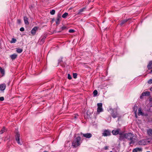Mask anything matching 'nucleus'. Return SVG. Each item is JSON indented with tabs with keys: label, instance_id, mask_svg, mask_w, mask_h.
<instances>
[{
	"label": "nucleus",
	"instance_id": "nucleus-28",
	"mask_svg": "<svg viewBox=\"0 0 152 152\" xmlns=\"http://www.w3.org/2000/svg\"><path fill=\"white\" fill-rule=\"evenodd\" d=\"M77 74L76 73H74L73 74V77L74 78H77Z\"/></svg>",
	"mask_w": 152,
	"mask_h": 152
},
{
	"label": "nucleus",
	"instance_id": "nucleus-38",
	"mask_svg": "<svg viewBox=\"0 0 152 152\" xmlns=\"http://www.w3.org/2000/svg\"><path fill=\"white\" fill-rule=\"evenodd\" d=\"M18 23L20 24L21 23V20L20 19H18L17 20Z\"/></svg>",
	"mask_w": 152,
	"mask_h": 152
},
{
	"label": "nucleus",
	"instance_id": "nucleus-37",
	"mask_svg": "<svg viewBox=\"0 0 152 152\" xmlns=\"http://www.w3.org/2000/svg\"><path fill=\"white\" fill-rule=\"evenodd\" d=\"M137 148V151H140L142 150V149L141 148Z\"/></svg>",
	"mask_w": 152,
	"mask_h": 152
},
{
	"label": "nucleus",
	"instance_id": "nucleus-33",
	"mask_svg": "<svg viewBox=\"0 0 152 152\" xmlns=\"http://www.w3.org/2000/svg\"><path fill=\"white\" fill-rule=\"evenodd\" d=\"M46 37L45 36H44L41 39V41H42V42H44V40L46 38Z\"/></svg>",
	"mask_w": 152,
	"mask_h": 152
},
{
	"label": "nucleus",
	"instance_id": "nucleus-13",
	"mask_svg": "<svg viewBox=\"0 0 152 152\" xmlns=\"http://www.w3.org/2000/svg\"><path fill=\"white\" fill-rule=\"evenodd\" d=\"M6 85L4 83L0 85V90L4 91L6 88Z\"/></svg>",
	"mask_w": 152,
	"mask_h": 152
},
{
	"label": "nucleus",
	"instance_id": "nucleus-29",
	"mask_svg": "<svg viewBox=\"0 0 152 152\" xmlns=\"http://www.w3.org/2000/svg\"><path fill=\"white\" fill-rule=\"evenodd\" d=\"M67 78L69 80L71 79L72 78L71 75L69 74H68L67 76Z\"/></svg>",
	"mask_w": 152,
	"mask_h": 152
},
{
	"label": "nucleus",
	"instance_id": "nucleus-2",
	"mask_svg": "<svg viewBox=\"0 0 152 152\" xmlns=\"http://www.w3.org/2000/svg\"><path fill=\"white\" fill-rule=\"evenodd\" d=\"M80 137H76L73 141L72 146L74 148H76L79 146L80 144Z\"/></svg>",
	"mask_w": 152,
	"mask_h": 152
},
{
	"label": "nucleus",
	"instance_id": "nucleus-30",
	"mask_svg": "<svg viewBox=\"0 0 152 152\" xmlns=\"http://www.w3.org/2000/svg\"><path fill=\"white\" fill-rule=\"evenodd\" d=\"M75 31L73 29H70L69 30V33H73Z\"/></svg>",
	"mask_w": 152,
	"mask_h": 152
},
{
	"label": "nucleus",
	"instance_id": "nucleus-4",
	"mask_svg": "<svg viewBox=\"0 0 152 152\" xmlns=\"http://www.w3.org/2000/svg\"><path fill=\"white\" fill-rule=\"evenodd\" d=\"M108 111L111 112V114L113 118H115L118 117V115L116 111L114 110L112 108H110L108 110Z\"/></svg>",
	"mask_w": 152,
	"mask_h": 152
},
{
	"label": "nucleus",
	"instance_id": "nucleus-15",
	"mask_svg": "<svg viewBox=\"0 0 152 152\" xmlns=\"http://www.w3.org/2000/svg\"><path fill=\"white\" fill-rule=\"evenodd\" d=\"M17 55L16 54H14L10 56V57L11 59L12 60L15 59L17 57Z\"/></svg>",
	"mask_w": 152,
	"mask_h": 152
},
{
	"label": "nucleus",
	"instance_id": "nucleus-18",
	"mask_svg": "<svg viewBox=\"0 0 152 152\" xmlns=\"http://www.w3.org/2000/svg\"><path fill=\"white\" fill-rule=\"evenodd\" d=\"M128 20V19H126V20H122L121 21V23L120 24V25L121 26H122L125 23L127 22Z\"/></svg>",
	"mask_w": 152,
	"mask_h": 152
},
{
	"label": "nucleus",
	"instance_id": "nucleus-46",
	"mask_svg": "<svg viewBox=\"0 0 152 152\" xmlns=\"http://www.w3.org/2000/svg\"><path fill=\"white\" fill-rule=\"evenodd\" d=\"M110 152H112V151H110Z\"/></svg>",
	"mask_w": 152,
	"mask_h": 152
},
{
	"label": "nucleus",
	"instance_id": "nucleus-45",
	"mask_svg": "<svg viewBox=\"0 0 152 152\" xmlns=\"http://www.w3.org/2000/svg\"><path fill=\"white\" fill-rule=\"evenodd\" d=\"M151 121H152V119H151Z\"/></svg>",
	"mask_w": 152,
	"mask_h": 152
},
{
	"label": "nucleus",
	"instance_id": "nucleus-10",
	"mask_svg": "<svg viewBox=\"0 0 152 152\" xmlns=\"http://www.w3.org/2000/svg\"><path fill=\"white\" fill-rule=\"evenodd\" d=\"M39 28L37 27H34V28H33L31 31V33L33 35H35L36 34V31Z\"/></svg>",
	"mask_w": 152,
	"mask_h": 152
},
{
	"label": "nucleus",
	"instance_id": "nucleus-27",
	"mask_svg": "<svg viewBox=\"0 0 152 152\" xmlns=\"http://www.w3.org/2000/svg\"><path fill=\"white\" fill-rule=\"evenodd\" d=\"M85 9V8H82V9H80L79 10V12H78V14H80L81 12H83L84 10Z\"/></svg>",
	"mask_w": 152,
	"mask_h": 152
},
{
	"label": "nucleus",
	"instance_id": "nucleus-40",
	"mask_svg": "<svg viewBox=\"0 0 152 152\" xmlns=\"http://www.w3.org/2000/svg\"><path fill=\"white\" fill-rule=\"evenodd\" d=\"M104 149L105 150H107V149H108V147L107 146H105L104 148Z\"/></svg>",
	"mask_w": 152,
	"mask_h": 152
},
{
	"label": "nucleus",
	"instance_id": "nucleus-20",
	"mask_svg": "<svg viewBox=\"0 0 152 152\" xmlns=\"http://www.w3.org/2000/svg\"><path fill=\"white\" fill-rule=\"evenodd\" d=\"M6 130V129L4 127H3L1 131H0V134H1L5 132Z\"/></svg>",
	"mask_w": 152,
	"mask_h": 152
},
{
	"label": "nucleus",
	"instance_id": "nucleus-11",
	"mask_svg": "<svg viewBox=\"0 0 152 152\" xmlns=\"http://www.w3.org/2000/svg\"><path fill=\"white\" fill-rule=\"evenodd\" d=\"M150 92L149 91H145L143 92L140 96V98L142 99L143 98V97L145 96H149L150 95Z\"/></svg>",
	"mask_w": 152,
	"mask_h": 152
},
{
	"label": "nucleus",
	"instance_id": "nucleus-34",
	"mask_svg": "<svg viewBox=\"0 0 152 152\" xmlns=\"http://www.w3.org/2000/svg\"><path fill=\"white\" fill-rule=\"evenodd\" d=\"M20 30L21 31H24V28L23 27H21L20 28Z\"/></svg>",
	"mask_w": 152,
	"mask_h": 152
},
{
	"label": "nucleus",
	"instance_id": "nucleus-6",
	"mask_svg": "<svg viewBox=\"0 0 152 152\" xmlns=\"http://www.w3.org/2000/svg\"><path fill=\"white\" fill-rule=\"evenodd\" d=\"M98 107L97 112L99 114L100 112L103 111V109L102 108V103H100L97 104Z\"/></svg>",
	"mask_w": 152,
	"mask_h": 152
},
{
	"label": "nucleus",
	"instance_id": "nucleus-36",
	"mask_svg": "<svg viewBox=\"0 0 152 152\" xmlns=\"http://www.w3.org/2000/svg\"><path fill=\"white\" fill-rule=\"evenodd\" d=\"M138 151L137 150V148H135L133 150V152H137Z\"/></svg>",
	"mask_w": 152,
	"mask_h": 152
},
{
	"label": "nucleus",
	"instance_id": "nucleus-7",
	"mask_svg": "<svg viewBox=\"0 0 152 152\" xmlns=\"http://www.w3.org/2000/svg\"><path fill=\"white\" fill-rule=\"evenodd\" d=\"M20 135L19 133L18 132H17L15 135V139L17 142V143L21 145L22 143H20Z\"/></svg>",
	"mask_w": 152,
	"mask_h": 152
},
{
	"label": "nucleus",
	"instance_id": "nucleus-17",
	"mask_svg": "<svg viewBox=\"0 0 152 152\" xmlns=\"http://www.w3.org/2000/svg\"><path fill=\"white\" fill-rule=\"evenodd\" d=\"M16 51L17 53H21L23 51V49L19 48H16Z\"/></svg>",
	"mask_w": 152,
	"mask_h": 152
},
{
	"label": "nucleus",
	"instance_id": "nucleus-8",
	"mask_svg": "<svg viewBox=\"0 0 152 152\" xmlns=\"http://www.w3.org/2000/svg\"><path fill=\"white\" fill-rule=\"evenodd\" d=\"M147 140H148L147 139H143L139 141L138 142V144L140 145H146L148 142Z\"/></svg>",
	"mask_w": 152,
	"mask_h": 152
},
{
	"label": "nucleus",
	"instance_id": "nucleus-43",
	"mask_svg": "<svg viewBox=\"0 0 152 152\" xmlns=\"http://www.w3.org/2000/svg\"><path fill=\"white\" fill-rule=\"evenodd\" d=\"M66 28V27H62V28H63V29H64L65 28Z\"/></svg>",
	"mask_w": 152,
	"mask_h": 152
},
{
	"label": "nucleus",
	"instance_id": "nucleus-3",
	"mask_svg": "<svg viewBox=\"0 0 152 152\" xmlns=\"http://www.w3.org/2000/svg\"><path fill=\"white\" fill-rule=\"evenodd\" d=\"M112 133L113 135H116L118 134L119 135V139L121 140L120 138L121 136L122 135L123 133L121 131V129L119 128L116 129H115L112 130Z\"/></svg>",
	"mask_w": 152,
	"mask_h": 152
},
{
	"label": "nucleus",
	"instance_id": "nucleus-12",
	"mask_svg": "<svg viewBox=\"0 0 152 152\" xmlns=\"http://www.w3.org/2000/svg\"><path fill=\"white\" fill-rule=\"evenodd\" d=\"M147 134L149 137H152V129H147Z\"/></svg>",
	"mask_w": 152,
	"mask_h": 152
},
{
	"label": "nucleus",
	"instance_id": "nucleus-39",
	"mask_svg": "<svg viewBox=\"0 0 152 152\" xmlns=\"http://www.w3.org/2000/svg\"><path fill=\"white\" fill-rule=\"evenodd\" d=\"M134 113H135V117H136V118H137V110H136V111H135Z\"/></svg>",
	"mask_w": 152,
	"mask_h": 152
},
{
	"label": "nucleus",
	"instance_id": "nucleus-1",
	"mask_svg": "<svg viewBox=\"0 0 152 152\" xmlns=\"http://www.w3.org/2000/svg\"><path fill=\"white\" fill-rule=\"evenodd\" d=\"M121 136V140H122L124 139H126L130 141L129 144L131 145L135 143L136 140V137L133 133H128L123 134Z\"/></svg>",
	"mask_w": 152,
	"mask_h": 152
},
{
	"label": "nucleus",
	"instance_id": "nucleus-44",
	"mask_svg": "<svg viewBox=\"0 0 152 152\" xmlns=\"http://www.w3.org/2000/svg\"><path fill=\"white\" fill-rule=\"evenodd\" d=\"M43 152H48L47 151H44Z\"/></svg>",
	"mask_w": 152,
	"mask_h": 152
},
{
	"label": "nucleus",
	"instance_id": "nucleus-9",
	"mask_svg": "<svg viewBox=\"0 0 152 152\" xmlns=\"http://www.w3.org/2000/svg\"><path fill=\"white\" fill-rule=\"evenodd\" d=\"M81 135H83V136L86 138H89L91 137L92 135L90 133H87L86 134H83L82 133H81Z\"/></svg>",
	"mask_w": 152,
	"mask_h": 152
},
{
	"label": "nucleus",
	"instance_id": "nucleus-21",
	"mask_svg": "<svg viewBox=\"0 0 152 152\" xmlns=\"http://www.w3.org/2000/svg\"><path fill=\"white\" fill-rule=\"evenodd\" d=\"M60 19L59 18H57L56 20V24H59L60 22Z\"/></svg>",
	"mask_w": 152,
	"mask_h": 152
},
{
	"label": "nucleus",
	"instance_id": "nucleus-42",
	"mask_svg": "<svg viewBox=\"0 0 152 152\" xmlns=\"http://www.w3.org/2000/svg\"><path fill=\"white\" fill-rule=\"evenodd\" d=\"M149 73H152V69L150 71V72Z\"/></svg>",
	"mask_w": 152,
	"mask_h": 152
},
{
	"label": "nucleus",
	"instance_id": "nucleus-41",
	"mask_svg": "<svg viewBox=\"0 0 152 152\" xmlns=\"http://www.w3.org/2000/svg\"><path fill=\"white\" fill-rule=\"evenodd\" d=\"M150 90L151 91H152V87L150 88Z\"/></svg>",
	"mask_w": 152,
	"mask_h": 152
},
{
	"label": "nucleus",
	"instance_id": "nucleus-19",
	"mask_svg": "<svg viewBox=\"0 0 152 152\" xmlns=\"http://www.w3.org/2000/svg\"><path fill=\"white\" fill-rule=\"evenodd\" d=\"M152 64V63L151 61L149 62L148 65L147 66V67L148 69H151L152 68L151 67V65Z\"/></svg>",
	"mask_w": 152,
	"mask_h": 152
},
{
	"label": "nucleus",
	"instance_id": "nucleus-31",
	"mask_svg": "<svg viewBox=\"0 0 152 152\" xmlns=\"http://www.w3.org/2000/svg\"><path fill=\"white\" fill-rule=\"evenodd\" d=\"M148 83L149 84L152 83V78L150 79L148 81Z\"/></svg>",
	"mask_w": 152,
	"mask_h": 152
},
{
	"label": "nucleus",
	"instance_id": "nucleus-16",
	"mask_svg": "<svg viewBox=\"0 0 152 152\" xmlns=\"http://www.w3.org/2000/svg\"><path fill=\"white\" fill-rule=\"evenodd\" d=\"M138 115H143V113L141 109V108H139L138 109Z\"/></svg>",
	"mask_w": 152,
	"mask_h": 152
},
{
	"label": "nucleus",
	"instance_id": "nucleus-35",
	"mask_svg": "<svg viewBox=\"0 0 152 152\" xmlns=\"http://www.w3.org/2000/svg\"><path fill=\"white\" fill-rule=\"evenodd\" d=\"M4 100V98L3 97H0V100L1 101H3Z\"/></svg>",
	"mask_w": 152,
	"mask_h": 152
},
{
	"label": "nucleus",
	"instance_id": "nucleus-5",
	"mask_svg": "<svg viewBox=\"0 0 152 152\" xmlns=\"http://www.w3.org/2000/svg\"><path fill=\"white\" fill-rule=\"evenodd\" d=\"M111 135L110 131L109 129L104 130L102 133V135L104 137L109 136Z\"/></svg>",
	"mask_w": 152,
	"mask_h": 152
},
{
	"label": "nucleus",
	"instance_id": "nucleus-25",
	"mask_svg": "<svg viewBox=\"0 0 152 152\" xmlns=\"http://www.w3.org/2000/svg\"><path fill=\"white\" fill-rule=\"evenodd\" d=\"M55 11L54 10H52L50 12V14L52 15H53L55 14Z\"/></svg>",
	"mask_w": 152,
	"mask_h": 152
},
{
	"label": "nucleus",
	"instance_id": "nucleus-14",
	"mask_svg": "<svg viewBox=\"0 0 152 152\" xmlns=\"http://www.w3.org/2000/svg\"><path fill=\"white\" fill-rule=\"evenodd\" d=\"M23 19L26 25H28L29 24V23L28 21V18L26 17L25 16L24 17Z\"/></svg>",
	"mask_w": 152,
	"mask_h": 152
},
{
	"label": "nucleus",
	"instance_id": "nucleus-23",
	"mask_svg": "<svg viewBox=\"0 0 152 152\" xmlns=\"http://www.w3.org/2000/svg\"><path fill=\"white\" fill-rule=\"evenodd\" d=\"M16 40L15 39L12 38V40H11L10 42V43H15L16 42Z\"/></svg>",
	"mask_w": 152,
	"mask_h": 152
},
{
	"label": "nucleus",
	"instance_id": "nucleus-26",
	"mask_svg": "<svg viewBox=\"0 0 152 152\" xmlns=\"http://www.w3.org/2000/svg\"><path fill=\"white\" fill-rule=\"evenodd\" d=\"M0 72L2 74H4V70L1 67H0Z\"/></svg>",
	"mask_w": 152,
	"mask_h": 152
},
{
	"label": "nucleus",
	"instance_id": "nucleus-24",
	"mask_svg": "<svg viewBox=\"0 0 152 152\" xmlns=\"http://www.w3.org/2000/svg\"><path fill=\"white\" fill-rule=\"evenodd\" d=\"M93 93L94 96H96L98 94L97 91L96 90H94L93 91Z\"/></svg>",
	"mask_w": 152,
	"mask_h": 152
},
{
	"label": "nucleus",
	"instance_id": "nucleus-32",
	"mask_svg": "<svg viewBox=\"0 0 152 152\" xmlns=\"http://www.w3.org/2000/svg\"><path fill=\"white\" fill-rule=\"evenodd\" d=\"M57 18H59V19H61V14H58V15H57Z\"/></svg>",
	"mask_w": 152,
	"mask_h": 152
},
{
	"label": "nucleus",
	"instance_id": "nucleus-22",
	"mask_svg": "<svg viewBox=\"0 0 152 152\" xmlns=\"http://www.w3.org/2000/svg\"><path fill=\"white\" fill-rule=\"evenodd\" d=\"M68 13L66 12L64 13L62 15V18H65L68 15Z\"/></svg>",
	"mask_w": 152,
	"mask_h": 152
}]
</instances>
